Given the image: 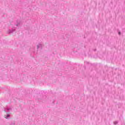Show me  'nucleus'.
I'll list each match as a JSON object with an SVG mask.
<instances>
[{"instance_id": "obj_1", "label": "nucleus", "mask_w": 125, "mask_h": 125, "mask_svg": "<svg viewBox=\"0 0 125 125\" xmlns=\"http://www.w3.org/2000/svg\"><path fill=\"white\" fill-rule=\"evenodd\" d=\"M4 111L6 113H10V112H12V106H6L4 107Z\"/></svg>"}, {"instance_id": "obj_2", "label": "nucleus", "mask_w": 125, "mask_h": 125, "mask_svg": "<svg viewBox=\"0 0 125 125\" xmlns=\"http://www.w3.org/2000/svg\"><path fill=\"white\" fill-rule=\"evenodd\" d=\"M13 32H15V29L14 28H12V29H9L7 33V34H12V33H13Z\"/></svg>"}, {"instance_id": "obj_3", "label": "nucleus", "mask_w": 125, "mask_h": 125, "mask_svg": "<svg viewBox=\"0 0 125 125\" xmlns=\"http://www.w3.org/2000/svg\"><path fill=\"white\" fill-rule=\"evenodd\" d=\"M4 117L5 119H10V114H6L4 116Z\"/></svg>"}, {"instance_id": "obj_4", "label": "nucleus", "mask_w": 125, "mask_h": 125, "mask_svg": "<svg viewBox=\"0 0 125 125\" xmlns=\"http://www.w3.org/2000/svg\"><path fill=\"white\" fill-rule=\"evenodd\" d=\"M42 44L39 43L37 45V49H39V48H42Z\"/></svg>"}, {"instance_id": "obj_5", "label": "nucleus", "mask_w": 125, "mask_h": 125, "mask_svg": "<svg viewBox=\"0 0 125 125\" xmlns=\"http://www.w3.org/2000/svg\"><path fill=\"white\" fill-rule=\"evenodd\" d=\"M15 25L17 26V27H18V26H20V21H16V22L15 23Z\"/></svg>"}, {"instance_id": "obj_6", "label": "nucleus", "mask_w": 125, "mask_h": 125, "mask_svg": "<svg viewBox=\"0 0 125 125\" xmlns=\"http://www.w3.org/2000/svg\"><path fill=\"white\" fill-rule=\"evenodd\" d=\"M10 125H16V123H15V121L11 122V123L10 124Z\"/></svg>"}, {"instance_id": "obj_7", "label": "nucleus", "mask_w": 125, "mask_h": 125, "mask_svg": "<svg viewBox=\"0 0 125 125\" xmlns=\"http://www.w3.org/2000/svg\"><path fill=\"white\" fill-rule=\"evenodd\" d=\"M118 121H114V125H118Z\"/></svg>"}, {"instance_id": "obj_8", "label": "nucleus", "mask_w": 125, "mask_h": 125, "mask_svg": "<svg viewBox=\"0 0 125 125\" xmlns=\"http://www.w3.org/2000/svg\"><path fill=\"white\" fill-rule=\"evenodd\" d=\"M121 32H118V34L119 35V36H121Z\"/></svg>"}]
</instances>
